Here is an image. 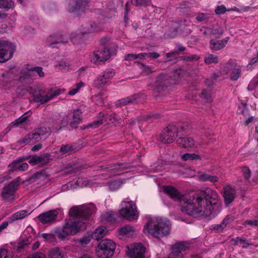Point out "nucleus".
I'll return each mask as SVG.
<instances>
[{"label":"nucleus","mask_w":258,"mask_h":258,"mask_svg":"<svg viewBox=\"0 0 258 258\" xmlns=\"http://www.w3.org/2000/svg\"><path fill=\"white\" fill-rule=\"evenodd\" d=\"M181 206L183 213L194 217H208L214 211L218 201L217 192L207 187L183 198Z\"/></svg>","instance_id":"1"},{"label":"nucleus","mask_w":258,"mask_h":258,"mask_svg":"<svg viewBox=\"0 0 258 258\" xmlns=\"http://www.w3.org/2000/svg\"><path fill=\"white\" fill-rule=\"evenodd\" d=\"M171 223L165 218H156L150 219L145 225L144 233L149 234L153 237L160 238L169 234Z\"/></svg>","instance_id":"2"},{"label":"nucleus","mask_w":258,"mask_h":258,"mask_svg":"<svg viewBox=\"0 0 258 258\" xmlns=\"http://www.w3.org/2000/svg\"><path fill=\"white\" fill-rule=\"evenodd\" d=\"M183 73L179 69L170 73L160 74L156 78L154 92L161 94L165 92L172 85L177 83Z\"/></svg>","instance_id":"3"},{"label":"nucleus","mask_w":258,"mask_h":258,"mask_svg":"<svg viewBox=\"0 0 258 258\" xmlns=\"http://www.w3.org/2000/svg\"><path fill=\"white\" fill-rule=\"evenodd\" d=\"M88 223L79 219H70L64 224L62 229H56L54 233L58 238L63 240L69 235H74L86 229Z\"/></svg>","instance_id":"4"},{"label":"nucleus","mask_w":258,"mask_h":258,"mask_svg":"<svg viewBox=\"0 0 258 258\" xmlns=\"http://www.w3.org/2000/svg\"><path fill=\"white\" fill-rule=\"evenodd\" d=\"M121 208L119 211L120 216L128 221L136 220L139 217V212L135 202L132 201L121 202Z\"/></svg>","instance_id":"5"},{"label":"nucleus","mask_w":258,"mask_h":258,"mask_svg":"<svg viewBox=\"0 0 258 258\" xmlns=\"http://www.w3.org/2000/svg\"><path fill=\"white\" fill-rule=\"evenodd\" d=\"M116 248L115 243L109 239L102 240L98 244L96 254L101 258H110L114 253Z\"/></svg>","instance_id":"6"},{"label":"nucleus","mask_w":258,"mask_h":258,"mask_svg":"<svg viewBox=\"0 0 258 258\" xmlns=\"http://www.w3.org/2000/svg\"><path fill=\"white\" fill-rule=\"evenodd\" d=\"M21 178L18 177L6 185L3 189L1 196L3 199L7 201H13L14 194L20 185Z\"/></svg>","instance_id":"7"},{"label":"nucleus","mask_w":258,"mask_h":258,"mask_svg":"<svg viewBox=\"0 0 258 258\" xmlns=\"http://www.w3.org/2000/svg\"><path fill=\"white\" fill-rule=\"evenodd\" d=\"M178 128L176 125L167 126L160 135V140L164 144L172 143L178 136Z\"/></svg>","instance_id":"8"},{"label":"nucleus","mask_w":258,"mask_h":258,"mask_svg":"<svg viewBox=\"0 0 258 258\" xmlns=\"http://www.w3.org/2000/svg\"><path fill=\"white\" fill-rule=\"evenodd\" d=\"M113 53L110 48L102 47L100 46L98 50L94 51L91 61L95 64H100L108 59Z\"/></svg>","instance_id":"9"},{"label":"nucleus","mask_w":258,"mask_h":258,"mask_svg":"<svg viewBox=\"0 0 258 258\" xmlns=\"http://www.w3.org/2000/svg\"><path fill=\"white\" fill-rule=\"evenodd\" d=\"M92 213L91 209L87 206H75L70 209L69 215L71 217L87 220L91 215Z\"/></svg>","instance_id":"10"},{"label":"nucleus","mask_w":258,"mask_h":258,"mask_svg":"<svg viewBox=\"0 0 258 258\" xmlns=\"http://www.w3.org/2000/svg\"><path fill=\"white\" fill-rule=\"evenodd\" d=\"M172 251L166 258H185L184 252L189 247L184 242L176 243L172 245Z\"/></svg>","instance_id":"11"},{"label":"nucleus","mask_w":258,"mask_h":258,"mask_svg":"<svg viewBox=\"0 0 258 258\" xmlns=\"http://www.w3.org/2000/svg\"><path fill=\"white\" fill-rule=\"evenodd\" d=\"M69 38L66 35L60 33H54L50 35L46 39V43L51 48L56 47V45L61 43L66 44L68 42Z\"/></svg>","instance_id":"12"},{"label":"nucleus","mask_w":258,"mask_h":258,"mask_svg":"<svg viewBox=\"0 0 258 258\" xmlns=\"http://www.w3.org/2000/svg\"><path fill=\"white\" fill-rule=\"evenodd\" d=\"M30 158V156H23L13 161L8 165V167L10 168L9 173L13 172L15 170L24 171L27 170L28 168V165L27 163L23 162L27 160Z\"/></svg>","instance_id":"13"},{"label":"nucleus","mask_w":258,"mask_h":258,"mask_svg":"<svg viewBox=\"0 0 258 258\" xmlns=\"http://www.w3.org/2000/svg\"><path fill=\"white\" fill-rule=\"evenodd\" d=\"M12 44L6 41H0V62L9 60L13 55V51L10 48Z\"/></svg>","instance_id":"14"},{"label":"nucleus","mask_w":258,"mask_h":258,"mask_svg":"<svg viewBox=\"0 0 258 258\" xmlns=\"http://www.w3.org/2000/svg\"><path fill=\"white\" fill-rule=\"evenodd\" d=\"M89 0H69L68 11L70 13L84 12L88 6Z\"/></svg>","instance_id":"15"},{"label":"nucleus","mask_w":258,"mask_h":258,"mask_svg":"<svg viewBox=\"0 0 258 258\" xmlns=\"http://www.w3.org/2000/svg\"><path fill=\"white\" fill-rule=\"evenodd\" d=\"M145 247L142 243H136L128 251L127 254L131 258H145Z\"/></svg>","instance_id":"16"},{"label":"nucleus","mask_w":258,"mask_h":258,"mask_svg":"<svg viewBox=\"0 0 258 258\" xmlns=\"http://www.w3.org/2000/svg\"><path fill=\"white\" fill-rule=\"evenodd\" d=\"M57 216V212L56 210H50L40 214L37 218L41 223L46 224L54 222Z\"/></svg>","instance_id":"17"},{"label":"nucleus","mask_w":258,"mask_h":258,"mask_svg":"<svg viewBox=\"0 0 258 258\" xmlns=\"http://www.w3.org/2000/svg\"><path fill=\"white\" fill-rule=\"evenodd\" d=\"M99 118L98 119L95 120L93 122L89 123L87 125H83V126H81V129L82 130H85L90 127L95 128L102 124L104 122H106L108 118H109L110 120H111V118H110L111 115H105L101 112L99 113Z\"/></svg>","instance_id":"18"},{"label":"nucleus","mask_w":258,"mask_h":258,"mask_svg":"<svg viewBox=\"0 0 258 258\" xmlns=\"http://www.w3.org/2000/svg\"><path fill=\"white\" fill-rule=\"evenodd\" d=\"M236 63L232 60H230L225 65V67L229 70H232L230 74V79L232 81H236L241 75V69L235 68Z\"/></svg>","instance_id":"19"},{"label":"nucleus","mask_w":258,"mask_h":258,"mask_svg":"<svg viewBox=\"0 0 258 258\" xmlns=\"http://www.w3.org/2000/svg\"><path fill=\"white\" fill-rule=\"evenodd\" d=\"M59 93L60 92L59 90H56L49 96L48 95L42 96L41 94L36 93L35 92L33 93V101L35 102H40L42 104H43L52 99L55 96H57Z\"/></svg>","instance_id":"20"},{"label":"nucleus","mask_w":258,"mask_h":258,"mask_svg":"<svg viewBox=\"0 0 258 258\" xmlns=\"http://www.w3.org/2000/svg\"><path fill=\"white\" fill-rule=\"evenodd\" d=\"M229 37H227L220 40H215L213 39L210 40L209 42L210 48L213 51H217L223 48L227 43Z\"/></svg>","instance_id":"21"},{"label":"nucleus","mask_w":258,"mask_h":258,"mask_svg":"<svg viewBox=\"0 0 258 258\" xmlns=\"http://www.w3.org/2000/svg\"><path fill=\"white\" fill-rule=\"evenodd\" d=\"M235 196V190L231 186H228L224 188L223 197L226 206H228L234 201Z\"/></svg>","instance_id":"22"},{"label":"nucleus","mask_w":258,"mask_h":258,"mask_svg":"<svg viewBox=\"0 0 258 258\" xmlns=\"http://www.w3.org/2000/svg\"><path fill=\"white\" fill-rule=\"evenodd\" d=\"M143 94L138 93L133 94L129 97H127L117 101V104L119 106H124L128 104L136 103L139 99L141 98Z\"/></svg>","instance_id":"23"},{"label":"nucleus","mask_w":258,"mask_h":258,"mask_svg":"<svg viewBox=\"0 0 258 258\" xmlns=\"http://www.w3.org/2000/svg\"><path fill=\"white\" fill-rule=\"evenodd\" d=\"M163 191L174 200H180L181 196L179 192L172 186H164Z\"/></svg>","instance_id":"24"},{"label":"nucleus","mask_w":258,"mask_h":258,"mask_svg":"<svg viewBox=\"0 0 258 258\" xmlns=\"http://www.w3.org/2000/svg\"><path fill=\"white\" fill-rule=\"evenodd\" d=\"M179 146L183 148H191L195 145L194 140L190 137H180L176 141Z\"/></svg>","instance_id":"25"},{"label":"nucleus","mask_w":258,"mask_h":258,"mask_svg":"<svg viewBox=\"0 0 258 258\" xmlns=\"http://www.w3.org/2000/svg\"><path fill=\"white\" fill-rule=\"evenodd\" d=\"M82 121V111L80 109H76L73 112V119L70 122V126L73 128H77L79 124Z\"/></svg>","instance_id":"26"},{"label":"nucleus","mask_w":258,"mask_h":258,"mask_svg":"<svg viewBox=\"0 0 258 258\" xmlns=\"http://www.w3.org/2000/svg\"><path fill=\"white\" fill-rule=\"evenodd\" d=\"M176 125L178 128V133L181 135L189 133L192 129L191 124L187 122L178 123Z\"/></svg>","instance_id":"27"},{"label":"nucleus","mask_w":258,"mask_h":258,"mask_svg":"<svg viewBox=\"0 0 258 258\" xmlns=\"http://www.w3.org/2000/svg\"><path fill=\"white\" fill-rule=\"evenodd\" d=\"M99 41L101 47L110 48V49H112L113 48L115 49L117 48V46L112 42L111 38L109 37H103L100 39Z\"/></svg>","instance_id":"28"},{"label":"nucleus","mask_w":258,"mask_h":258,"mask_svg":"<svg viewBox=\"0 0 258 258\" xmlns=\"http://www.w3.org/2000/svg\"><path fill=\"white\" fill-rule=\"evenodd\" d=\"M105 234V228L104 227H101L98 228H96L94 232L92 234V237L93 239L96 240H99Z\"/></svg>","instance_id":"29"},{"label":"nucleus","mask_w":258,"mask_h":258,"mask_svg":"<svg viewBox=\"0 0 258 258\" xmlns=\"http://www.w3.org/2000/svg\"><path fill=\"white\" fill-rule=\"evenodd\" d=\"M199 179L202 181H210L215 182L218 181V177L216 176L210 175L207 173H203L199 176Z\"/></svg>","instance_id":"30"},{"label":"nucleus","mask_w":258,"mask_h":258,"mask_svg":"<svg viewBox=\"0 0 258 258\" xmlns=\"http://www.w3.org/2000/svg\"><path fill=\"white\" fill-rule=\"evenodd\" d=\"M107 82L104 77L101 75L94 81V86L98 89H103Z\"/></svg>","instance_id":"31"},{"label":"nucleus","mask_w":258,"mask_h":258,"mask_svg":"<svg viewBox=\"0 0 258 258\" xmlns=\"http://www.w3.org/2000/svg\"><path fill=\"white\" fill-rule=\"evenodd\" d=\"M84 34L82 32L72 33L70 36L71 41L74 44H78L83 41Z\"/></svg>","instance_id":"32"},{"label":"nucleus","mask_w":258,"mask_h":258,"mask_svg":"<svg viewBox=\"0 0 258 258\" xmlns=\"http://www.w3.org/2000/svg\"><path fill=\"white\" fill-rule=\"evenodd\" d=\"M83 30L81 32L84 35L85 34L92 32L94 31L96 25L91 22H87L82 25Z\"/></svg>","instance_id":"33"},{"label":"nucleus","mask_w":258,"mask_h":258,"mask_svg":"<svg viewBox=\"0 0 258 258\" xmlns=\"http://www.w3.org/2000/svg\"><path fill=\"white\" fill-rule=\"evenodd\" d=\"M59 152L62 154H67L71 155L75 152V148L72 145L68 144L63 145L60 147Z\"/></svg>","instance_id":"34"},{"label":"nucleus","mask_w":258,"mask_h":258,"mask_svg":"<svg viewBox=\"0 0 258 258\" xmlns=\"http://www.w3.org/2000/svg\"><path fill=\"white\" fill-rule=\"evenodd\" d=\"M181 159L183 161H193L201 160L200 156L195 153H185L181 156Z\"/></svg>","instance_id":"35"},{"label":"nucleus","mask_w":258,"mask_h":258,"mask_svg":"<svg viewBox=\"0 0 258 258\" xmlns=\"http://www.w3.org/2000/svg\"><path fill=\"white\" fill-rule=\"evenodd\" d=\"M14 3L12 0H0V8L5 11L13 8Z\"/></svg>","instance_id":"36"},{"label":"nucleus","mask_w":258,"mask_h":258,"mask_svg":"<svg viewBox=\"0 0 258 258\" xmlns=\"http://www.w3.org/2000/svg\"><path fill=\"white\" fill-rule=\"evenodd\" d=\"M114 168L110 169V173L116 175H119V173H115L116 171H122L130 168L128 164L126 163H116L113 165Z\"/></svg>","instance_id":"37"},{"label":"nucleus","mask_w":258,"mask_h":258,"mask_svg":"<svg viewBox=\"0 0 258 258\" xmlns=\"http://www.w3.org/2000/svg\"><path fill=\"white\" fill-rule=\"evenodd\" d=\"M27 213L26 210L18 211L13 214L10 219L11 221L22 219L27 216Z\"/></svg>","instance_id":"38"},{"label":"nucleus","mask_w":258,"mask_h":258,"mask_svg":"<svg viewBox=\"0 0 258 258\" xmlns=\"http://www.w3.org/2000/svg\"><path fill=\"white\" fill-rule=\"evenodd\" d=\"M49 258H64L58 247L52 248L49 252Z\"/></svg>","instance_id":"39"},{"label":"nucleus","mask_w":258,"mask_h":258,"mask_svg":"<svg viewBox=\"0 0 258 258\" xmlns=\"http://www.w3.org/2000/svg\"><path fill=\"white\" fill-rule=\"evenodd\" d=\"M115 216L116 214L113 212H107L102 215V218L107 222H113L116 220Z\"/></svg>","instance_id":"40"},{"label":"nucleus","mask_w":258,"mask_h":258,"mask_svg":"<svg viewBox=\"0 0 258 258\" xmlns=\"http://www.w3.org/2000/svg\"><path fill=\"white\" fill-rule=\"evenodd\" d=\"M204 61L207 64L211 63H218L219 62L218 57L214 54H208L204 58Z\"/></svg>","instance_id":"41"},{"label":"nucleus","mask_w":258,"mask_h":258,"mask_svg":"<svg viewBox=\"0 0 258 258\" xmlns=\"http://www.w3.org/2000/svg\"><path fill=\"white\" fill-rule=\"evenodd\" d=\"M134 230V228L129 225H125L118 229L119 234L121 235L130 234V232H133Z\"/></svg>","instance_id":"42"},{"label":"nucleus","mask_w":258,"mask_h":258,"mask_svg":"<svg viewBox=\"0 0 258 258\" xmlns=\"http://www.w3.org/2000/svg\"><path fill=\"white\" fill-rule=\"evenodd\" d=\"M35 131V134L38 135L39 137L44 135L46 133H50L51 129L50 127L41 126L34 130Z\"/></svg>","instance_id":"43"},{"label":"nucleus","mask_w":258,"mask_h":258,"mask_svg":"<svg viewBox=\"0 0 258 258\" xmlns=\"http://www.w3.org/2000/svg\"><path fill=\"white\" fill-rule=\"evenodd\" d=\"M132 4L137 7H147L151 3V0H131Z\"/></svg>","instance_id":"44"},{"label":"nucleus","mask_w":258,"mask_h":258,"mask_svg":"<svg viewBox=\"0 0 258 258\" xmlns=\"http://www.w3.org/2000/svg\"><path fill=\"white\" fill-rule=\"evenodd\" d=\"M224 31L221 27L218 28H211V34L214 36L216 38H219L223 34Z\"/></svg>","instance_id":"45"},{"label":"nucleus","mask_w":258,"mask_h":258,"mask_svg":"<svg viewBox=\"0 0 258 258\" xmlns=\"http://www.w3.org/2000/svg\"><path fill=\"white\" fill-rule=\"evenodd\" d=\"M33 137V134H30V133L26 135L23 139H20L18 141V143L22 144H29L31 143H34V142H33L31 139V137Z\"/></svg>","instance_id":"46"},{"label":"nucleus","mask_w":258,"mask_h":258,"mask_svg":"<svg viewBox=\"0 0 258 258\" xmlns=\"http://www.w3.org/2000/svg\"><path fill=\"white\" fill-rule=\"evenodd\" d=\"M26 70L29 72H35L39 77H42L44 76V73L42 71V68L40 67H27Z\"/></svg>","instance_id":"47"},{"label":"nucleus","mask_w":258,"mask_h":258,"mask_svg":"<svg viewBox=\"0 0 258 258\" xmlns=\"http://www.w3.org/2000/svg\"><path fill=\"white\" fill-rule=\"evenodd\" d=\"M114 74L115 72L113 69H108L106 70L102 75L108 82L114 76Z\"/></svg>","instance_id":"48"},{"label":"nucleus","mask_w":258,"mask_h":258,"mask_svg":"<svg viewBox=\"0 0 258 258\" xmlns=\"http://www.w3.org/2000/svg\"><path fill=\"white\" fill-rule=\"evenodd\" d=\"M30 244L29 241V239L27 238L24 239L20 241L18 243L17 246V251H20L22 249L24 248V247L27 246Z\"/></svg>","instance_id":"49"},{"label":"nucleus","mask_w":258,"mask_h":258,"mask_svg":"<svg viewBox=\"0 0 258 258\" xmlns=\"http://www.w3.org/2000/svg\"><path fill=\"white\" fill-rule=\"evenodd\" d=\"M178 55L177 52L174 50L167 53L166 56L167 59L166 60V62H170L176 59Z\"/></svg>","instance_id":"50"},{"label":"nucleus","mask_w":258,"mask_h":258,"mask_svg":"<svg viewBox=\"0 0 258 258\" xmlns=\"http://www.w3.org/2000/svg\"><path fill=\"white\" fill-rule=\"evenodd\" d=\"M92 239H93V237H92V234L86 235H84L82 238L78 239V241L80 244L83 245L88 244Z\"/></svg>","instance_id":"51"},{"label":"nucleus","mask_w":258,"mask_h":258,"mask_svg":"<svg viewBox=\"0 0 258 258\" xmlns=\"http://www.w3.org/2000/svg\"><path fill=\"white\" fill-rule=\"evenodd\" d=\"M181 60L187 61H197L200 59V56L197 54L191 55L190 56H180Z\"/></svg>","instance_id":"52"},{"label":"nucleus","mask_w":258,"mask_h":258,"mask_svg":"<svg viewBox=\"0 0 258 258\" xmlns=\"http://www.w3.org/2000/svg\"><path fill=\"white\" fill-rule=\"evenodd\" d=\"M234 219V217L232 215H227L223 220L222 223L224 228H225L228 224L232 223Z\"/></svg>","instance_id":"53"},{"label":"nucleus","mask_w":258,"mask_h":258,"mask_svg":"<svg viewBox=\"0 0 258 258\" xmlns=\"http://www.w3.org/2000/svg\"><path fill=\"white\" fill-rule=\"evenodd\" d=\"M241 172L244 178L247 180L249 179L251 176V171L249 168L246 166H243L241 167Z\"/></svg>","instance_id":"54"},{"label":"nucleus","mask_w":258,"mask_h":258,"mask_svg":"<svg viewBox=\"0 0 258 258\" xmlns=\"http://www.w3.org/2000/svg\"><path fill=\"white\" fill-rule=\"evenodd\" d=\"M41 237H43L45 240L52 242L55 239V235L54 233H42L41 234Z\"/></svg>","instance_id":"55"},{"label":"nucleus","mask_w":258,"mask_h":258,"mask_svg":"<svg viewBox=\"0 0 258 258\" xmlns=\"http://www.w3.org/2000/svg\"><path fill=\"white\" fill-rule=\"evenodd\" d=\"M50 155L48 153L44 154L42 156H40L41 162L42 165H46L50 162Z\"/></svg>","instance_id":"56"},{"label":"nucleus","mask_w":258,"mask_h":258,"mask_svg":"<svg viewBox=\"0 0 258 258\" xmlns=\"http://www.w3.org/2000/svg\"><path fill=\"white\" fill-rule=\"evenodd\" d=\"M201 97L204 98L207 102L211 101V95L210 92L203 89L201 93Z\"/></svg>","instance_id":"57"},{"label":"nucleus","mask_w":258,"mask_h":258,"mask_svg":"<svg viewBox=\"0 0 258 258\" xmlns=\"http://www.w3.org/2000/svg\"><path fill=\"white\" fill-rule=\"evenodd\" d=\"M28 118V116H25V114L22 115L19 118L15 120L14 122H13V124L17 126L19 124H22V123L25 122Z\"/></svg>","instance_id":"58"},{"label":"nucleus","mask_w":258,"mask_h":258,"mask_svg":"<svg viewBox=\"0 0 258 258\" xmlns=\"http://www.w3.org/2000/svg\"><path fill=\"white\" fill-rule=\"evenodd\" d=\"M40 162H41L40 156H38L36 155L32 156L29 161V163L30 164H32L33 165L40 163Z\"/></svg>","instance_id":"59"},{"label":"nucleus","mask_w":258,"mask_h":258,"mask_svg":"<svg viewBox=\"0 0 258 258\" xmlns=\"http://www.w3.org/2000/svg\"><path fill=\"white\" fill-rule=\"evenodd\" d=\"M45 174V172L43 170L38 171L34 173L30 178V180H32L33 179H37L41 178V177H43Z\"/></svg>","instance_id":"60"},{"label":"nucleus","mask_w":258,"mask_h":258,"mask_svg":"<svg viewBox=\"0 0 258 258\" xmlns=\"http://www.w3.org/2000/svg\"><path fill=\"white\" fill-rule=\"evenodd\" d=\"M209 19L208 15L205 13H200L196 17V20L199 22H203Z\"/></svg>","instance_id":"61"},{"label":"nucleus","mask_w":258,"mask_h":258,"mask_svg":"<svg viewBox=\"0 0 258 258\" xmlns=\"http://www.w3.org/2000/svg\"><path fill=\"white\" fill-rule=\"evenodd\" d=\"M186 50V47H184L180 44H177L176 45V48L174 50V51H176L178 55L180 53H182Z\"/></svg>","instance_id":"62"},{"label":"nucleus","mask_w":258,"mask_h":258,"mask_svg":"<svg viewBox=\"0 0 258 258\" xmlns=\"http://www.w3.org/2000/svg\"><path fill=\"white\" fill-rule=\"evenodd\" d=\"M226 11V8L223 5L217 7L215 10L216 14L218 15L224 14Z\"/></svg>","instance_id":"63"},{"label":"nucleus","mask_w":258,"mask_h":258,"mask_svg":"<svg viewBox=\"0 0 258 258\" xmlns=\"http://www.w3.org/2000/svg\"><path fill=\"white\" fill-rule=\"evenodd\" d=\"M27 258H45V255L42 253L36 252Z\"/></svg>","instance_id":"64"}]
</instances>
